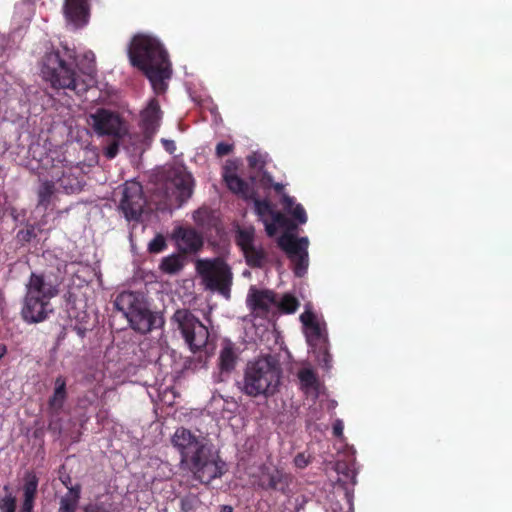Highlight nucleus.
Masks as SVG:
<instances>
[{
  "mask_svg": "<svg viewBox=\"0 0 512 512\" xmlns=\"http://www.w3.org/2000/svg\"><path fill=\"white\" fill-rule=\"evenodd\" d=\"M128 57L131 65L149 79L157 94L167 90V80L172 76V68L168 53L157 38L136 34L129 44Z\"/></svg>",
  "mask_w": 512,
  "mask_h": 512,
  "instance_id": "obj_1",
  "label": "nucleus"
},
{
  "mask_svg": "<svg viewBox=\"0 0 512 512\" xmlns=\"http://www.w3.org/2000/svg\"><path fill=\"white\" fill-rule=\"evenodd\" d=\"M62 279L52 272H32L26 284L21 316L27 323L45 321L53 312L51 299L60 292Z\"/></svg>",
  "mask_w": 512,
  "mask_h": 512,
  "instance_id": "obj_2",
  "label": "nucleus"
},
{
  "mask_svg": "<svg viewBox=\"0 0 512 512\" xmlns=\"http://www.w3.org/2000/svg\"><path fill=\"white\" fill-rule=\"evenodd\" d=\"M76 52L67 46L47 52L42 59L43 79L54 89H69L76 94L86 91L76 71Z\"/></svg>",
  "mask_w": 512,
  "mask_h": 512,
  "instance_id": "obj_3",
  "label": "nucleus"
},
{
  "mask_svg": "<svg viewBox=\"0 0 512 512\" xmlns=\"http://www.w3.org/2000/svg\"><path fill=\"white\" fill-rule=\"evenodd\" d=\"M282 370L271 355L249 361L244 371L242 392L250 397L273 396L280 385Z\"/></svg>",
  "mask_w": 512,
  "mask_h": 512,
  "instance_id": "obj_4",
  "label": "nucleus"
},
{
  "mask_svg": "<svg viewBox=\"0 0 512 512\" xmlns=\"http://www.w3.org/2000/svg\"><path fill=\"white\" fill-rule=\"evenodd\" d=\"M114 306L123 313L130 327L141 334L150 332L162 323V319L148 308L141 292L122 291L116 296Z\"/></svg>",
  "mask_w": 512,
  "mask_h": 512,
  "instance_id": "obj_5",
  "label": "nucleus"
},
{
  "mask_svg": "<svg viewBox=\"0 0 512 512\" xmlns=\"http://www.w3.org/2000/svg\"><path fill=\"white\" fill-rule=\"evenodd\" d=\"M196 270L206 289L217 292L227 300L231 298L233 273L223 258L199 259L196 262Z\"/></svg>",
  "mask_w": 512,
  "mask_h": 512,
  "instance_id": "obj_6",
  "label": "nucleus"
},
{
  "mask_svg": "<svg viewBox=\"0 0 512 512\" xmlns=\"http://www.w3.org/2000/svg\"><path fill=\"white\" fill-rule=\"evenodd\" d=\"M182 466L191 472L194 480L203 485L210 484L227 472L226 462L208 445L190 457Z\"/></svg>",
  "mask_w": 512,
  "mask_h": 512,
  "instance_id": "obj_7",
  "label": "nucleus"
},
{
  "mask_svg": "<svg viewBox=\"0 0 512 512\" xmlns=\"http://www.w3.org/2000/svg\"><path fill=\"white\" fill-rule=\"evenodd\" d=\"M172 321L180 330L185 343L193 353L201 351L208 342V328L188 309H177Z\"/></svg>",
  "mask_w": 512,
  "mask_h": 512,
  "instance_id": "obj_8",
  "label": "nucleus"
},
{
  "mask_svg": "<svg viewBox=\"0 0 512 512\" xmlns=\"http://www.w3.org/2000/svg\"><path fill=\"white\" fill-rule=\"evenodd\" d=\"M308 238H296L293 234L284 233L278 239L279 247L287 254L294 265V274L302 277L308 268Z\"/></svg>",
  "mask_w": 512,
  "mask_h": 512,
  "instance_id": "obj_9",
  "label": "nucleus"
},
{
  "mask_svg": "<svg viewBox=\"0 0 512 512\" xmlns=\"http://www.w3.org/2000/svg\"><path fill=\"white\" fill-rule=\"evenodd\" d=\"M293 477L284 469L275 466L262 465L259 469L257 487L264 491H274L288 496Z\"/></svg>",
  "mask_w": 512,
  "mask_h": 512,
  "instance_id": "obj_10",
  "label": "nucleus"
},
{
  "mask_svg": "<svg viewBox=\"0 0 512 512\" xmlns=\"http://www.w3.org/2000/svg\"><path fill=\"white\" fill-rule=\"evenodd\" d=\"M63 483L68 488V492L61 497L57 512H113V504L108 501L96 500L78 507L81 498V485L76 484L69 487L66 481Z\"/></svg>",
  "mask_w": 512,
  "mask_h": 512,
  "instance_id": "obj_11",
  "label": "nucleus"
},
{
  "mask_svg": "<svg viewBox=\"0 0 512 512\" xmlns=\"http://www.w3.org/2000/svg\"><path fill=\"white\" fill-rule=\"evenodd\" d=\"M145 204L142 185L136 181L126 182L119 203V209L123 212L125 218L129 221L139 220Z\"/></svg>",
  "mask_w": 512,
  "mask_h": 512,
  "instance_id": "obj_12",
  "label": "nucleus"
},
{
  "mask_svg": "<svg viewBox=\"0 0 512 512\" xmlns=\"http://www.w3.org/2000/svg\"><path fill=\"white\" fill-rule=\"evenodd\" d=\"M93 128L98 135H109L113 138H122L127 128L119 114L100 108L91 115Z\"/></svg>",
  "mask_w": 512,
  "mask_h": 512,
  "instance_id": "obj_13",
  "label": "nucleus"
},
{
  "mask_svg": "<svg viewBox=\"0 0 512 512\" xmlns=\"http://www.w3.org/2000/svg\"><path fill=\"white\" fill-rule=\"evenodd\" d=\"M172 445L180 454V464H185L190 457L197 454L200 449L207 446L204 438H201L185 427H179L175 430L172 438Z\"/></svg>",
  "mask_w": 512,
  "mask_h": 512,
  "instance_id": "obj_14",
  "label": "nucleus"
},
{
  "mask_svg": "<svg viewBox=\"0 0 512 512\" xmlns=\"http://www.w3.org/2000/svg\"><path fill=\"white\" fill-rule=\"evenodd\" d=\"M277 303V294L269 289H258L251 286L246 304L248 308L257 316L266 317Z\"/></svg>",
  "mask_w": 512,
  "mask_h": 512,
  "instance_id": "obj_15",
  "label": "nucleus"
},
{
  "mask_svg": "<svg viewBox=\"0 0 512 512\" xmlns=\"http://www.w3.org/2000/svg\"><path fill=\"white\" fill-rule=\"evenodd\" d=\"M194 179L192 175L183 170H176L166 182V193L171 191L178 206H181L193 194Z\"/></svg>",
  "mask_w": 512,
  "mask_h": 512,
  "instance_id": "obj_16",
  "label": "nucleus"
},
{
  "mask_svg": "<svg viewBox=\"0 0 512 512\" xmlns=\"http://www.w3.org/2000/svg\"><path fill=\"white\" fill-rule=\"evenodd\" d=\"M90 0H65L63 14L66 21L79 29L86 26L90 19Z\"/></svg>",
  "mask_w": 512,
  "mask_h": 512,
  "instance_id": "obj_17",
  "label": "nucleus"
},
{
  "mask_svg": "<svg viewBox=\"0 0 512 512\" xmlns=\"http://www.w3.org/2000/svg\"><path fill=\"white\" fill-rule=\"evenodd\" d=\"M161 116L162 111L158 100L155 98L151 99L141 113V129L145 140L152 141L160 126Z\"/></svg>",
  "mask_w": 512,
  "mask_h": 512,
  "instance_id": "obj_18",
  "label": "nucleus"
},
{
  "mask_svg": "<svg viewBox=\"0 0 512 512\" xmlns=\"http://www.w3.org/2000/svg\"><path fill=\"white\" fill-rule=\"evenodd\" d=\"M179 249L185 253H195L203 246L202 236L193 228H179L176 231Z\"/></svg>",
  "mask_w": 512,
  "mask_h": 512,
  "instance_id": "obj_19",
  "label": "nucleus"
},
{
  "mask_svg": "<svg viewBox=\"0 0 512 512\" xmlns=\"http://www.w3.org/2000/svg\"><path fill=\"white\" fill-rule=\"evenodd\" d=\"M223 177L228 189L232 193L238 195L246 201L255 197L256 190L253 184L244 181L235 173L225 172Z\"/></svg>",
  "mask_w": 512,
  "mask_h": 512,
  "instance_id": "obj_20",
  "label": "nucleus"
},
{
  "mask_svg": "<svg viewBox=\"0 0 512 512\" xmlns=\"http://www.w3.org/2000/svg\"><path fill=\"white\" fill-rule=\"evenodd\" d=\"M68 398L66 378L62 375L56 377L52 395L48 399V409L52 414H59Z\"/></svg>",
  "mask_w": 512,
  "mask_h": 512,
  "instance_id": "obj_21",
  "label": "nucleus"
},
{
  "mask_svg": "<svg viewBox=\"0 0 512 512\" xmlns=\"http://www.w3.org/2000/svg\"><path fill=\"white\" fill-rule=\"evenodd\" d=\"M236 362L237 354L235 345L230 340H225L219 355V369L221 373H230L234 370Z\"/></svg>",
  "mask_w": 512,
  "mask_h": 512,
  "instance_id": "obj_22",
  "label": "nucleus"
},
{
  "mask_svg": "<svg viewBox=\"0 0 512 512\" xmlns=\"http://www.w3.org/2000/svg\"><path fill=\"white\" fill-rule=\"evenodd\" d=\"M75 170L78 175L74 174L73 168H68L58 178V181L67 193H74L82 189L83 176L78 168H75Z\"/></svg>",
  "mask_w": 512,
  "mask_h": 512,
  "instance_id": "obj_23",
  "label": "nucleus"
},
{
  "mask_svg": "<svg viewBox=\"0 0 512 512\" xmlns=\"http://www.w3.org/2000/svg\"><path fill=\"white\" fill-rule=\"evenodd\" d=\"M36 193L38 198L37 207L46 211L56 193V185L52 180H40Z\"/></svg>",
  "mask_w": 512,
  "mask_h": 512,
  "instance_id": "obj_24",
  "label": "nucleus"
},
{
  "mask_svg": "<svg viewBox=\"0 0 512 512\" xmlns=\"http://www.w3.org/2000/svg\"><path fill=\"white\" fill-rule=\"evenodd\" d=\"M265 231L268 236H274L277 232V227L285 228L287 230L296 229L294 224L283 213L275 211L269 220H264Z\"/></svg>",
  "mask_w": 512,
  "mask_h": 512,
  "instance_id": "obj_25",
  "label": "nucleus"
},
{
  "mask_svg": "<svg viewBox=\"0 0 512 512\" xmlns=\"http://www.w3.org/2000/svg\"><path fill=\"white\" fill-rule=\"evenodd\" d=\"M281 202L284 210L299 224H305L307 222V214L304 207L301 204H296L293 197L283 194Z\"/></svg>",
  "mask_w": 512,
  "mask_h": 512,
  "instance_id": "obj_26",
  "label": "nucleus"
},
{
  "mask_svg": "<svg viewBox=\"0 0 512 512\" xmlns=\"http://www.w3.org/2000/svg\"><path fill=\"white\" fill-rule=\"evenodd\" d=\"M39 479L33 471H27L23 477V501L35 502Z\"/></svg>",
  "mask_w": 512,
  "mask_h": 512,
  "instance_id": "obj_27",
  "label": "nucleus"
},
{
  "mask_svg": "<svg viewBox=\"0 0 512 512\" xmlns=\"http://www.w3.org/2000/svg\"><path fill=\"white\" fill-rule=\"evenodd\" d=\"M298 379L300 381L301 389L305 393L313 391L318 394L319 382L315 372L310 368L300 369L298 372Z\"/></svg>",
  "mask_w": 512,
  "mask_h": 512,
  "instance_id": "obj_28",
  "label": "nucleus"
},
{
  "mask_svg": "<svg viewBox=\"0 0 512 512\" xmlns=\"http://www.w3.org/2000/svg\"><path fill=\"white\" fill-rule=\"evenodd\" d=\"M160 270L169 275L179 273L184 267L183 258L178 254H172L164 257L160 263Z\"/></svg>",
  "mask_w": 512,
  "mask_h": 512,
  "instance_id": "obj_29",
  "label": "nucleus"
},
{
  "mask_svg": "<svg viewBox=\"0 0 512 512\" xmlns=\"http://www.w3.org/2000/svg\"><path fill=\"white\" fill-rule=\"evenodd\" d=\"M249 200L253 201L255 212L263 223L264 220H269L275 212L272 203L268 199L258 198L257 191H255V197Z\"/></svg>",
  "mask_w": 512,
  "mask_h": 512,
  "instance_id": "obj_30",
  "label": "nucleus"
},
{
  "mask_svg": "<svg viewBox=\"0 0 512 512\" xmlns=\"http://www.w3.org/2000/svg\"><path fill=\"white\" fill-rule=\"evenodd\" d=\"M247 264L252 268H262L266 261V253L255 245L243 251Z\"/></svg>",
  "mask_w": 512,
  "mask_h": 512,
  "instance_id": "obj_31",
  "label": "nucleus"
},
{
  "mask_svg": "<svg viewBox=\"0 0 512 512\" xmlns=\"http://www.w3.org/2000/svg\"><path fill=\"white\" fill-rule=\"evenodd\" d=\"M298 307V299L291 294L283 295L280 300L277 298V303L275 304V308H277V310L283 314L295 313Z\"/></svg>",
  "mask_w": 512,
  "mask_h": 512,
  "instance_id": "obj_32",
  "label": "nucleus"
},
{
  "mask_svg": "<svg viewBox=\"0 0 512 512\" xmlns=\"http://www.w3.org/2000/svg\"><path fill=\"white\" fill-rule=\"evenodd\" d=\"M3 490L6 492V495L0 498V512H15L16 497L12 495L10 486L5 485Z\"/></svg>",
  "mask_w": 512,
  "mask_h": 512,
  "instance_id": "obj_33",
  "label": "nucleus"
},
{
  "mask_svg": "<svg viewBox=\"0 0 512 512\" xmlns=\"http://www.w3.org/2000/svg\"><path fill=\"white\" fill-rule=\"evenodd\" d=\"M253 233L248 230H239L237 234V244L241 247L242 251L248 247L254 246L253 244Z\"/></svg>",
  "mask_w": 512,
  "mask_h": 512,
  "instance_id": "obj_34",
  "label": "nucleus"
},
{
  "mask_svg": "<svg viewBox=\"0 0 512 512\" xmlns=\"http://www.w3.org/2000/svg\"><path fill=\"white\" fill-rule=\"evenodd\" d=\"M307 342L310 346L316 345L317 342H323L322 332L319 323H316L308 328Z\"/></svg>",
  "mask_w": 512,
  "mask_h": 512,
  "instance_id": "obj_35",
  "label": "nucleus"
},
{
  "mask_svg": "<svg viewBox=\"0 0 512 512\" xmlns=\"http://www.w3.org/2000/svg\"><path fill=\"white\" fill-rule=\"evenodd\" d=\"M247 163L250 168L262 171L266 164V161L265 157L262 154L253 152L252 154L247 156Z\"/></svg>",
  "mask_w": 512,
  "mask_h": 512,
  "instance_id": "obj_36",
  "label": "nucleus"
},
{
  "mask_svg": "<svg viewBox=\"0 0 512 512\" xmlns=\"http://www.w3.org/2000/svg\"><path fill=\"white\" fill-rule=\"evenodd\" d=\"M199 502L200 501L196 495L184 496L180 500V509L182 512H191L196 508Z\"/></svg>",
  "mask_w": 512,
  "mask_h": 512,
  "instance_id": "obj_37",
  "label": "nucleus"
},
{
  "mask_svg": "<svg viewBox=\"0 0 512 512\" xmlns=\"http://www.w3.org/2000/svg\"><path fill=\"white\" fill-rule=\"evenodd\" d=\"M167 247L163 235H156L148 244V251L150 253H160Z\"/></svg>",
  "mask_w": 512,
  "mask_h": 512,
  "instance_id": "obj_38",
  "label": "nucleus"
},
{
  "mask_svg": "<svg viewBox=\"0 0 512 512\" xmlns=\"http://www.w3.org/2000/svg\"><path fill=\"white\" fill-rule=\"evenodd\" d=\"M17 239L21 243H28L36 237L35 228L33 225H28L25 229H21L17 232Z\"/></svg>",
  "mask_w": 512,
  "mask_h": 512,
  "instance_id": "obj_39",
  "label": "nucleus"
},
{
  "mask_svg": "<svg viewBox=\"0 0 512 512\" xmlns=\"http://www.w3.org/2000/svg\"><path fill=\"white\" fill-rule=\"evenodd\" d=\"M312 457L307 455L305 452L298 453L294 457V465L299 469L306 468L311 463Z\"/></svg>",
  "mask_w": 512,
  "mask_h": 512,
  "instance_id": "obj_40",
  "label": "nucleus"
},
{
  "mask_svg": "<svg viewBox=\"0 0 512 512\" xmlns=\"http://www.w3.org/2000/svg\"><path fill=\"white\" fill-rule=\"evenodd\" d=\"M119 139L114 138L113 141L104 149V155L108 159H113L119 152Z\"/></svg>",
  "mask_w": 512,
  "mask_h": 512,
  "instance_id": "obj_41",
  "label": "nucleus"
},
{
  "mask_svg": "<svg viewBox=\"0 0 512 512\" xmlns=\"http://www.w3.org/2000/svg\"><path fill=\"white\" fill-rule=\"evenodd\" d=\"M300 320L307 329L312 325L318 323L314 313L311 311H305L304 313H302L300 316Z\"/></svg>",
  "mask_w": 512,
  "mask_h": 512,
  "instance_id": "obj_42",
  "label": "nucleus"
},
{
  "mask_svg": "<svg viewBox=\"0 0 512 512\" xmlns=\"http://www.w3.org/2000/svg\"><path fill=\"white\" fill-rule=\"evenodd\" d=\"M233 150V145L226 142H219L216 145V155L218 157H224L230 154Z\"/></svg>",
  "mask_w": 512,
  "mask_h": 512,
  "instance_id": "obj_43",
  "label": "nucleus"
},
{
  "mask_svg": "<svg viewBox=\"0 0 512 512\" xmlns=\"http://www.w3.org/2000/svg\"><path fill=\"white\" fill-rule=\"evenodd\" d=\"M261 172V175H260V178H259V184L262 188L264 189H268V188H271L272 186V183H273V177L272 175L267 172V171H260Z\"/></svg>",
  "mask_w": 512,
  "mask_h": 512,
  "instance_id": "obj_44",
  "label": "nucleus"
},
{
  "mask_svg": "<svg viewBox=\"0 0 512 512\" xmlns=\"http://www.w3.org/2000/svg\"><path fill=\"white\" fill-rule=\"evenodd\" d=\"M84 58L88 61V65L85 70H82V72L87 75H92L95 71L94 54L92 52L86 53Z\"/></svg>",
  "mask_w": 512,
  "mask_h": 512,
  "instance_id": "obj_45",
  "label": "nucleus"
},
{
  "mask_svg": "<svg viewBox=\"0 0 512 512\" xmlns=\"http://www.w3.org/2000/svg\"><path fill=\"white\" fill-rule=\"evenodd\" d=\"M161 143H162L164 149L169 154H173L176 151V144H175V142L173 140L162 138L161 139Z\"/></svg>",
  "mask_w": 512,
  "mask_h": 512,
  "instance_id": "obj_46",
  "label": "nucleus"
},
{
  "mask_svg": "<svg viewBox=\"0 0 512 512\" xmlns=\"http://www.w3.org/2000/svg\"><path fill=\"white\" fill-rule=\"evenodd\" d=\"M319 351H320V353L322 354V359H321V360L323 361L324 365H325L326 367H329L330 362H331V356H330V354H329V352H328V350H327V348H326L325 344H323V345L320 347Z\"/></svg>",
  "mask_w": 512,
  "mask_h": 512,
  "instance_id": "obj_47",
  "label": "nucleus"
},
{
  "mask_svg": "<svg viewBox=\"0 0 512 512\" xmlns=\"http://www.w3.org/2000/svg\"><path fill=\"white\" fill-rule=\"evenodd\" d=\"M333 435L336 437H341L343 435V423L340 420H337L333 424Z\"/></svg>",
  "mask_w": 512,
  "mask_h": 512,
  "instance_id": "obj_48",
  "label": "nucleus"
},
{
  "mask_svg": "<svg viewBox=\"0 0 512 512\" xmlns=\"http://www.w3.org/2000/svg\"><path fill=\"white\" fill-rule=\"evenodd\" d=\"M35 502L23 501L19 512H33Z\"/></svg>",
  "mask_w": 512,
  "mask_h": 512,
  "instance_id": "obj_49",
  "label": "nucleus"
},
{
  "mask_svg": "<svg viewBox=\"0 0 512 512\" xmlns=\"http://www.w3.org/2000/svg\"><path fill=\"white\" fill-rule=\"evenodd\" d=\"M271 188H273L275 190V192L280 194L284 190V185L282 183H275L273 181Z\"/></svg>",
  "mask_w": 512,
  "mask_h": 512,
  "instance_id": "obj_50",
  "label": "nucleus"
},
{
  "mask_svg": "<svg viewBox=\"0 0 512 512\" xmlns=\"http://www.w3.org/2000/svg\"><path fill=\"white\" fill-rule=\"evenodd\" d=\"M234 509L230 505H222L220 506V512H233Z\"/></svg>",
  "mask_w": 512,
  "mask_h": 512,
  "instance_id": "obj_51",
  "label": "nucleus"
},
{
  "mask_svg": "<svg viewBox=\"0 0 512 512\" xmlns=\"http://www.w3.org/2000/svg\"><path fill=\"white\" fill-rule=\"evenodd\" d=\"M76 331H77V334L80 336V337H84L85 336V329L81 328V327H76L75 328Z\"/></svg>",
  "mask_w": 512,
  "mask_h": 512,
  "instance_id": "obj_52",
  "label": "nucleus"
},
{
  "mask_svg": "<svg viewBox=\"0 0 512 512\" xmlns=\"http://www.w3.org/2000/svg\"><path fill=\"white\" fill-rule=\"evenodd\" d=\"M6 353V347L0 346V359L5 355Z\"/></svg>",
  "mask_w": 512,
  "mask_h": 512,
  "instance_id": "obj_53",
  "label": "nucleus"
},
{
  "mask_svg": "<svg viewBox=\"0 0 512 512\" xmlns=\"http://www.w3.org/2000/svg\"><path fill=\"white\" fill-rule=\"evenodd\" d=\"M337 471H340V464H337Z\"/></svg>",
  "mask_w": 512,
  "mask_h": 512,
  "instance_id": "obj_54",
  "label": "nucleus"
},
{
  "mask_svg": "<svg viewBox=\"0 0 512 512\" xmlns=\"http://www.w3.org/2000/svg\"><path fill=\"white\" fill-rule=\"evenodd\" d=\"M252 182L256 180V177H251Z\"/></svg>",
  "mask_w": 512,
  "mask_h": 512,
  "instance_id": "obj_55",
  "label": "nucleus"
}]
</instances>
